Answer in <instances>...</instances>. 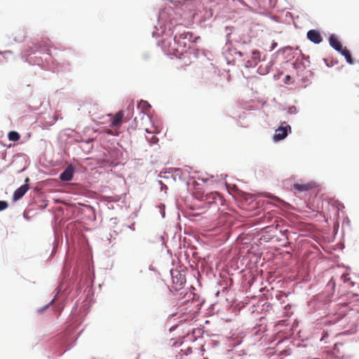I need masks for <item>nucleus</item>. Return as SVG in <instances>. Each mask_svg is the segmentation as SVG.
I'll return each instance as SVG.
<instances>
[{"instance_id":"nucleus-1","label":"nucleus","mask_w":359,"mask_h":359,"mask_svg":"<svg viewBox=\"0 0 359 359\" xmlns=\"http://www.w3.org/2000/svg\"><path fill=\"white\" fill-rule=\"evenodd\" d=\"M288 130L291 131V127L285 122H283L281 125L276 130L273 135V140L277 142L283 140L288 135Z\"/></svg>"},{"instance_id":"nucleus-2","label":"nucleus","mask_w":359,"mask_h":359,"mask_svg":"<svg viewBox=\"0 0 359 359\" xmlns=\"http://www.w3.org/2000/svg\"><path fill=\"white\" fill-rule=\"evenodd\" d=\"M316 187V184L314 182H297L294 184L292 190L294 193H300L307 191Z\"/></svg>"},{"instance_id":"nucleus-3","label":"nucleus","mask_w":359,"mask_h":359,"mask_svg":"<svg viewBox=\"0 0 359 359\" xmlns=\"http://www.w3.org/2000/svg\"><path fill=\"white\" fill-rule=\"evenodd\" d=\"M109 116L111 117L110 118V127L118 129L121 127L122 123L124 121V114L123 111H119L116 114H109Z\"/></svg>"},{"instance_id":"nucleus-4","label":"nucleus","mask_w":359,"mask_h":359,"mask_svg":"<svg viewBox=\"0 0 359 359\" xmlns=\"http://www.w3.org/2000/svg\"><path fill=\"white\" fill-rule=\"evenodd\" d=\"M172 285H171V290L175 291L181 290L186 282L184 277L179 272H177L176 276L172 274Z\"/></svg>"},{"instance_id":"nucleus-5","label":"nucleus","mask_w":359,"mask_h":359,"mask_svg":"<svg viewBox=\"0 0 359 359\" xmlns=\"http://www.w3.org/2000/svg\"><path fill=\"white\" fill-rule=\"evenodd\" d=\"M29 178L25 180V184L18 188L13 196V201H18L20 199L29 189Z\"/></svg>"},{"instance_id":"nucleus-6","label":"nucleus","mask_w":359,"mask_h":359,"mask_svg":"<svg viewBox=\"0 0 359 359\" xmlns=\"http://www.w3.org/2000/svg\"><path fill=\"white\" fill-rule=\"evenodd\" d=\"M180 38H181V36L179 38L177 36H175L173 46L169 45L168 46L167 51L169 54L174 55L176 56L177 55L182 54L184 49L182 48L181 50H180V48L178 47H175L176 43H180Z\"/></svg>"},{"instance_id":"nucleus-7","label":"nucleus","mask_w":359,"mask_h":359,"mask_svg":"<svg viewBox=\"0 0 359 359\" xmlns=\"http://www.w3.org/2000/svg\"><path fill=\"white\" fill-rule=\"evenodd\" d=\"M307 38L314 43H320L323 41V38L320 32L316 29H311L307 32Z\"/></svg>"},{"instance_id":"nucleus-8","label":"nucleus","mask_w":359,"mask_h":359,"mask_svg":"<svg viewBox=\"0 0 359 359\" xmlns=\"http://www.w3.org/2000/svg\"><path fill=\"white\" fill-rule=\"evenodd\" d=\"M74 175V168L72 165H69L67 168L60 174V179L64 182H69L72 180Z\"/></svg>"},{"instance_id":"nucleus-9","label":"nucleus","mask_w":359,"mask_h":359,"mask_svg":"<svg viewBox=\"0 0 359 359\" xmlns=\"http://www.w3.org/2000/svg\"><path fill=\"white\" fill-rule=\"evenodd\" d=\"M203 200L208 203H217V201H219L221 203L222 202V196L217 192H211L206 194Z\"/></svg>"},{"instance_id":"nucleus-10","label":"nucleus","mask_w":359,"mask_h":359,"mask_svg":"<svg viewBox=\"0 0 359 359\" xmlns=\"http://www.w3.org/2000/svg\"><path fill=\"white\" fill-rule=\"evenodd\" d=\"M330 46L337 51H341L342 45L334 35H331L329 39Z\"/></svg>"},{"instance_id":"nucleus-11","label":"nucleus","mask_w":359,"mask_h":359,"mask_svg":"<svg viewBox=\"0 0 359 359\" xmlns=\"http://www.w3.org/2000/svg\"><path fill=\"white\" fill-rule=\"evenodd\" d=\"M260 61V53L258 50L252 52L251 60L248 61V65L250 67L255 66Z\"/></svg>"},{"instance_id":"nucleus-12","label":"nucleus","mask_w":359,"mask_h":359,"mask_svg":"<svg viewBox=\"0 0 359 359\" xmlns=\"http://www.w3.org/2000/svg\"><path fill=\"white\" fill-rule=\"evenodd\" d=\"M340 279L343 281V284L345 287L350 288L354 285V283L348 277V273L342 274Z\"/></svg>"},{"instance_id":"nucleus-13","label":"nucleus","mask_w":359,"mask_h":359,"mask_svg":"<svg viewBox=\"0 0 359 359\" xmlns=\"http://www.w3.org/2000/svg\"><path fill=\"white\" fill-rule=\"evenodd\" d=\"M342 55H344L346 60V62L349 64H353V59L351 57V55L349 52L348 50L346 49V48H341V50L339 51Z\"/></svg>"},{"instance_id":"nucleus-14","label":"nucleus","mask_w":359,"mask_h":359,"mask_svg":"<svg viewBox=\"0 0 359 359\" xmlns=\"http://www.w3.org/2000/svg\"><path fill=\"white\" fill-rule=\"evenodd\" d=\"M8 137L10 141L16 142L20 140V135L18 132L11 131L8 133Z\"/></svg>"},{"instance_id":"nucleus-15","label":"nucleus","mask_w":359,"mask_h":359,"mask_svg":"<svg viewBox=\"0 0 359 359\" xmlns=\"http://www.w3.org/2000/svg\"><path fill=\"white\" fill-rule=\"evenodd\" d=\"M8 206V204L6 201H0V211H2L6 209Z\"/></svg>"},{"instance_id":"nucleus-16","label":"nucleus","mask_w":359,"mask_h":359,"mask_svg":"<svg viewBox=\"0 0 359 359\" xmlns=\"http://www.w3.org/2000/svg\"><path fill=\"white\" fill-rule=\"evenodd\" d=\"M158 141V137H156V136L153 135L151 139L149 140V142L151 144H156L157 143Z\"/></svg>"},{"instance_id":"nucleus-17","label":"nucleus","mask_w":359,"mask_h":359,"mask_svg":"<svg viewBox=\"0 0 359 359\" xmlns=\"http://www.w3.org/2000/svg\"><path fill=\"white\" fill-rule=\"evenodd\" d=\"M41 50V46H37V45H34V49H33L32 50H31L30 52H28V53H27V55H29V54H31V53H34V52H35V51H36V50Z\"/></svg>"},{"instance_id":"nucleus-18","label":"nucleus","mask_w":359,"mask_h":359,"mask_svg":"<svg viewBox=\"0 0 359 359\" xmlns=\"http://www.w3.org/2000/svg\"><path fill=\"white\" fill-rule=\"evenodd\" d=\"M139 106L140 107H150V105L147 103V102L146 101H143L142 100L140 104H139Z\"/></svg>"},{"instance_id":"nucleus-19","label":"nucleus","mask_w":359,"mask_h":359,"mask_svg":"<svg viewBox=\"0 0 359 359\" xmlns=\"http://www.w3.org/2000/svg\"><path fill=\"white\" fill-rule=\"evenodd\" d=\"M163 46L164 47V48H165L167 47L165 41H163Z\"/></svg>"},{"instance_id":"nucleus-20","label":"nucleus","mask_w":359,"mask_h":359,"mask_svg":"<svg viewBox=\"0 0 359 359\" xmlns=\"http://www.w3.org/2000/svg\"><path fill=\"white\" fill-rule=\"evenodd\" d=\"M145 131L148 133H151V131H149L148 128H145Z\"/></svg>"},{"instance_id":"nucleus-21","label":"nucleus","mask_w":359,"mask_h":359,"mask_svg":"<svg viewBox=\"0 0 359 359\" xmlns=\"http://www.w3.org/2000/svg\"><path fill=\"white\" fill-rule=\"evenodd\" d=\"M348 305L346 304H344V305H342V307L345 309V308L348 307Z\"/></svg>"},{"instance_id":"nucleus-22","label":"nucleus","mask_w":359,"mask_h":359,"mask_svg":"<svg viewBox=\"0 0 359 359\" xmlns=\"http://www.w3.org/2000/svg\"><path fill=\"white\" fill-rule=\"evenodd\" d=\"M334 281H335V280L333 278L330 280V282H333L334 284Z\"/></svg>"},{"instance_id":"nucleus-23","label":"nucleus","mask_w":359,"mask_h":359,"mask_svg":"<svg viewBox=\"0 0 359 359\" xmlns=\"http://www.w3.org/2000/svg\"><path fill=\"white\" fill-rule=\"evenodd\" d=\"M107 133H108V134H113V133H112V132H111V130H109L107 131Z\"/></svg>"},{"instance_id":"nucleus-24","label":"nucleus","mask_w":359,"mask_h":359,"mask_svg":"<svg viewBox=\"0 0 359 359\" xmlns=\"http://www.w3.org/2000/svg\"><path fill=\"white\" fill-rule=\"evenodd\" d=\"M53 118H54L53 121H56V118L54 116Z\"/></svg>"},{"instance_id":"nucleus-25","label":"nucleus","mask_w":359,"mask_h":359,"mask_svg":"<svg viewBox=\"0 0 359 359\" xmlns=\"http://www.w3.org/2000/svg\"><path fill=\"white\" fill-rule=\"evenodd\" d=\"M189 33H187L186 35H187ZM187 38V36H184V39H186Z\"/></svg>"}]
</instances>
